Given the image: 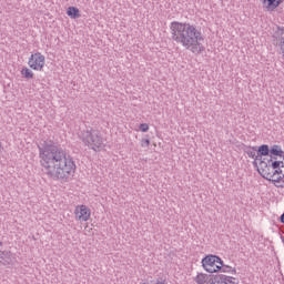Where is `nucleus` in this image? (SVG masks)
Returning <instances> with one entry per match:
<instances>
[{
  "label": "nucleus",
  "mask_w": 284,
  "mask_h": 284,
  "mask_svg": "<svg viewBox=\"0 0 284 284\" xmlns=\"http://www.w3.org/2000/svg\"><path fill=\"white\" fill-rule=\"evenodd\" d=\"M42 172L52 181L68 183L77 172V163L70 153L52 141L38 145Z\"/></svg>",
  "instance_id": "f257e3e1"
},
{
  "label": "nucleus",
  "mask_w": 284,
  "mask_h": 284,
  "mask_svg": "<svg viewBox=\"0 0 284 284\" xmlns=\"http://www.w3.org/2000/svg\"><path fill=\"white\" fill-rule=\"evenodd\" d=\"M170 30L172 41L179 43L185 50H190L193 54H203L205 52V47L203 45L205 38L196 26L173 21L171 22Z\"/></svg>",
  "instance_id": "f03ea898"
},
{
  "label": "nucleus",
  "mask_w": 284,
  "mask_h": 284,
  "mask_svg": "<svg viewBox=\"0 0 284 284\" xmlns=\"http://www.w3.org/2000/svg\"><path fill=\"white\" fill-rule=\"evenodd\" d=\"M80 139L84 145H88V148L94 150V152L103 148V135H101V131L97 129L81 131Z\"/></svg>",
  "instance_id": "7ed1b4c3"
},
{
  "label": "nucleus",
  "mask_w": 284,
  "mask_h": 284,
  "mask_svg": "<svg viewBox=\"0 0 284 284\" xmlns=\"http://www.w3.org/2000/svg\"><path fill=\"white\" fill-rule=\"evenodd\" d=\"M278 168V162L272 160L262 161L260 162L257 166V172L263 176V179H266L267 181H272L274 179V169Z\"/></svg>",
  "instance_id": "20e7f679"
},
{
  "label": "nucleus",
  "mask_w": 284,
  "mask_h": 284,
  "mask_svg": "<svg viewBox=\"0 0 284 284\" xmlns=\"http://www.w3.org/2000/svg\"><path fill=\"white\" fill-rule=\"evenodd\" d=\"M220 263H221V257L219 255H212V254L206 255L201 261L203 270H205V272H207L209 274H214L216 272H220L221 271Z\"/></svg>",
  "instance_id": "39448f33"
},
{
  "label": "nucleus",
  "mask_w": 284,
  "mask_h": 284,
  "mask_svg": "<svg viewBox=\"0 0 284 284\" xmlns=\"http://www.w3.org/2000/svg\"><path fill=\"white\" fill-rule=\"evenodd\" d=\"M28 65L29 68H31V70H37L38 72H41V70H43V68L45 67V55L41 54V52L31 54Z\"/></svg>",
  "instance_id": "423d86ee"
},
{
  "label": "nucleus",
  "mask_w": 284,
  "mask_h": 284,
  "mask_svg": "<svg viewBox=\"0 0 284 284\" xmlns=\"http://www.w3.org/2000/svg\"><path fill=\"white\" fill-rule=\"evenodd\" d=\"M74 214L75 220L83 223L85 221H90L92 212L90 211V207H88L87 205H79L75 207Z\"/></svg>",
  "instance_id": "0eeeda50"
},
{
  "label": "nucleus",
  "mask_w": 284,
  "mask_h": 284,
  "mask_svg": "<svg viewBox=\"0 0 284 284\" xmlns=\"http://www.w3.org/2000/svg\"><path fill=\"white\" fill-rule=\"evenodd\" d=\"M273 44L280 48L282 57L284 59V28L277 27L273 33Z\"/></svg>",
  "instance_id": "6e6552de"
},
{
  "label": "nucleus",
  "mask_w": 284,
  "mask_h": 284,
  "mask_svg": "<svg viewBox=\"0 0 284 284\" xmlns=\"http://www.w3.org/2000/svg\"><path fill=\"white\" fill-rule=\"evenodd\" d=\"M17 263V257L10 251H1L0 250V265H14Z\"/></svg>",
  "instance_id": "1a4fd4ad"
},
{
  "label": "nucleus",
  "mask_w": 284,
  "mask_h": 284,
  "mask_svg": "<svg viewBox=\"0 0 284 284\" xmlns=\"http://www.w3.org/2000/svg\"><path fill=\"white\" fill-rule=\"evenodd\" d=\"M233 281H236V278L223 274H216L212 277V284H239Z\"/></svg>",
  "instance_id": "9d476101"
},
{
  "label": "nucleus",
  "mask_w": 284,
  "mask_h": 284,
  "mask_svg": "<svg viewBox=\"0 0 284 284\" xmlns=\"http://www.w3.org/2000/svg\"><path fill=\"white\" fill-rule=\"evenodd\" d=\"M281 3H283V0H262L263 8L266 12H274Z\"/></svg>",
  "instance_id": "9b49d317"
},
{
  "label": "nucleus",
  "mask_w": 284,
  "mask_h": 284,
  "mask_svg": "<svg viewBox=\"0 0 284 284\" xmlns=\"http://www.w3.org/2000/svg\"><path fill=\"white\" fill-rule=\"evenodd\" d=\"M212 278H214V275H207L205 273H197V275L194 277V282L196 284H212Z\"/></svg>",
  "instance_id": "f8f14e48"
},
{
  "label": "nucleus",
  "mask_w": 284,
  "mask_h": 284,
  "mask_svg": "<svg viewBox=\"0 0 284 284\" xmlns=\"http://www.w3.org/2000/svg\"><path fill=\"white\" fill-rule=\"evenodd\" d=\"M220 272H223L224 274H236V268H233L221 260Z\"/></svg>",
  "instance_id": "ddd939ff"
},
{
  "label": "nucleus",
  "mask_w": 284,
  "mask_h": 284,
  "mask_svg": "<svg viewBox=\"0 0 284 284\" xmlns=\"http://www.w3.org/2000/svg\"><path fill=\"white\" fill-rule=\"evenodd\" d=\"M67 14L68 17H70V19H79L81 17V12L77 7H69L67 10Z\"/></svg>",
  "instance_id": "4468645a"
},
{
  "label": "nucleus",
  "mask_w": 284,
  "mask_h": 284,
  "mask_svg": "<svg viewBox=\"0 0 284 284\" xmlns=\"http://www.w3.org/2000/svg\"><path fill=\"white\" fill-rule=\"evenodd\" d=\"M270 152L273 156H281V159H284V151L280 145H273Z\"/></svg>",
  "instance_id": "2eb2a0df"
},
{
  "label": "nucleus",
  "mask_w": 284,
  "mask_h": 284,
  "mask_svg": "<svg viewBox=\"0 0 284 284\" xmlns=\"http://www.w3.org/2000/svg\"><path fill=\"white\" fill-rule=\"evenodd\" d=\"M278 165L274 169V179L277 176H283L284 174V162L283 161H276Z\"/></svg>",
  "instance_id": "dca6fc26"
},
{
  "label": "nucleus",
  "mask_w": 284,
  "mask_h": 284,
  "mask_svg": "<svg viewBox=\"0 0 284 284\" xmlns=\"http://www.w3.org/2000/svg\"><path fill=\"white\" fill-rule=\"evenodd\" d=\"M270 146L267 144H263L258 148L257 153L262 154V156H270Z\"/></svg>",
  "instance_id": "f3484780"
},
{
  "label": "nucleus",
  "mask_w": 284,
  "mask_h": 284,
  "mask_svg": "<svg viewBox=\"0 0 284 284\" xmlns=\"http://www.w3.org/2000/svg\"><path fill=\"white\" fill-rule=\"evenodd\" d=\"M21 74H22V77H24V79H34V73L32 72V70H30L28 68H23L21 70Z\"/></svg>",
  "instance_id": "a211bd4d"
},
{
  "label": "nucleus",
  "mask_w": 284,
  "mask_h": 284,
  "mask_svg": "<svg viewBox=\"0 0 284 284\" xmlns=\"http://www.w3.org/2000/svg\"><path fill=\"white\" fill-rule=\"evenodd\" d=\"M263 156H264V155H262L261 153H257V154L255 155L254 161H253V165H254L255 168H258V161H260V163H261L262 161H270V159H263Z\"/></svg>",
  "instance_id": "6ab92c4d"
},
{
  "label": "nucleus",
  "mask_w": 284,
  "mask_h": 284,
  "mask_svg": "<svg viewBox=\"0 0 284 284\" xmlns=\"http://www.w3.org/2000/svg\"><path fill=\"white\" fill-rule=\"evenodd\" d=\"M246 154L250 159H255L256 154H258V151H256V146H253L246 151Z\"/></svg>",
  "instance_id": "aec40b11"
},
{
  "label": "nucleus",
  "mask_w": 284,
  "mask_h": 284,
  "mask_svg": "<svg viewBox=\"0 0 284 284\" xmlns=\"http://www.w3.org/2000/svg\"><path fill=\"white\" fill-rule=\"evenodd\" d=\"M273 181H275V183H282L280 187H284V174L281 176H277L276 179H273Z\"/></svg>",
  "instance_id": "412c9836"
},
{
  "label": "nucleus",
  "mask_w": 284,
  "mask_h": 284,
  "mask_svg": "<svg viewBox=\"0 0 284 284\" xmlns=\"http://www.w3.org/2000/svg\"><path fill=\"white\" fill-rule=\"evenodd\" d=\"M148 130H150V125L148 123L140 124L141 132H148Z\"/></svg>",
  "instance_id": "4be33fe9"
},
{
  "label": "nucleus",
  "mask_w": 284,
  "mask_h": 284,
  "mask_svg": "<svg viewBox=\"0 0 284 284\" xmlns=\"http://www.w3.org/2000/svg\"><path fill=\"white\" fill-rule=\"evenodd\" d=\"M141 146L142 148H150V140L149 139H143L141 141Z\"/></svg>",
  "instance_id": "5701e85b"
},
{
  "label": "nucleus",
  "mask_w": 284,
  "mask_h": 284,
  "mask_svg": "<svg viewBox=\"0 0 284 284\" xmlns=\"http://www.w3.org/2000/svg\"><path fill=\"white\" fill-rule=\"evenodd\" d=\"M3 152V146L0 143V154Z\"/></svg>",
  "instance_id": "b1692460"
},
{
  "label": "nucleus",
  "mask_w": 284,
  "mask_h": 284,
  "mask_svg": "<svg viewBox=\"0 0 284 284\" xmlns=\"http://www.w3.org/2000/svg\"><path fill=\"white\" fill-rule=\"evenodd\" d=\"M3 246V242H0V247H2Z\"/></svg>",
  "instance_id": "393cba45"
},
{
  "label": "nucleus",
  "mask_w": 284,
  "mask_h": 284,
  "mask_svg": "<svg viewBox=\"0 0 284 284\" xmlns=\"http://www.w3.org/2000/svg\"><path fill=\"white\" fill-rule=\"evenodd\" d=\"M283 160H284V158H283Z\"/></svg>",
  "instance_id": "a878e982"
}]
</instances>
